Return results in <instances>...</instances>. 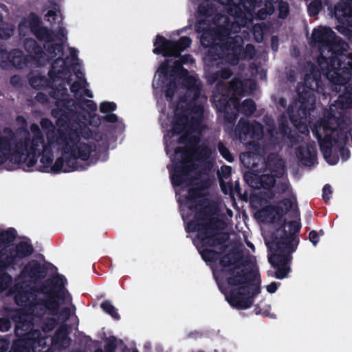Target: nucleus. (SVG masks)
<instances>
[{
  "label": "nucleus",
  "instance_id": "4d7b16f0",
  "mask_svg": "<svg viewBox=\"0 0 352 352\" xmlns=\"http://www.w3.org/2000/svg\"><path fill=\"white\" fill-rule=\"evenodd\" d=\"M11 327V322L9 319L5 318H0V331L6 332Z\"/></svg>",
  "mask_w": 352,
  "mask_h": 352
},
{
  "label": "nucleus",
  "instance_id": "4be33fe9",
  "mask_svg": "<svg viewBox=\"0 0 352 352\" xmlns=\"http://www.w3.org/2000/svg\"><path fill=\"white\" fill-rule=\"evenodd\" d=\"M298 162L304 166H314L317 160L316 146L314 142L299 145L295 150Z\"/></svg>",
  "mask_w": 352,
  "mask_h": 352
},
{
  "label": "nucleus",
  "instance_id": "20e7f679",
  "mask_svg": "<svg viewBox=\"0 0 352 352\" xmlns=\"http://www.w3.org/2000/svg\"><path fill=\"white\" fill-rule=\"evenodd\" d=\"M350 111H323L324 115L336 118L335 127L322 120L316 121L311 131L317 139L320 149L326 162L330 165H336L339 162L338 152L333 153V146H336L343 161H346L351 155L350 150L346 146L351 134V118L348 115Z\"/></svg>",
  "mask_w": 352,
  "mask_h": 352
},
{
  "label": "nucleus",
  "instance_id": "338daca9",
  "mask_svg": "<svg viewBox=\"0 0 352 352\" xmlns=\"http://www.w3.org/2000/svg\"><path fill=\"white\" fill-rule=\"evenodd\" d=\"M10 346V341L6 338H0V352H6Z\"/></svg>",
  "mask_w": 352,
  "mask_h": 352
},
{
  "label": "nucleus",
  "instance_id": "ddd939ff",
  "mask_svg": "<svg viewBox=\"0 0 352 352\" xmlns=\"http://www.w3.org/2000/svg\"><path fill=\"white\" fill-rule=\"evenodd\" d=\"M214 278L220 291L225 295L228 302L236 309L243 310L250 308L253 304L254 297L261 292L260 279L256 283H254L255 280H251L247 283L239 285V287L232 288L227 293L224 288V285L227 283L222 282L215 273H214Z\"/></svg>",
  "mask_w": 352,
  "mask_h": 352
},
{
  "label": "nucleus",
  "instance_id": "aec40b11",
  "mask_svg": "<svg viewBox=\"0 0 352 352\" xmlns=\"http://www.w3.org/2000/svg\"><path fill=\"white\" fill-rule=\"evenodd\" d=\"M41 298H38L36 296V293L28 290H22L17 292L14 296L15 302L21 307H25V309L31 315L35 316V317L42 318L46 314H41L38 308V303L40 302Z\"/></svg>",
  "mask_w": 352,
  "mask_h": 352
},
{
  "label": "nucleus",
  "instance_id": "f257e3e1",
  "mask_svg": "<svg viewBox=\"0 0 352 352\" xmlns=\"http://www.w3.org/2000/svg\"><path fill=\"white\" fill-rule=\"evenodd\" d=\"M230 18L225 15H217L210 28L204 31L201 43L205 47H209L206 61L210 62L217 59H225L230 65H236L242 51V40L240 36H230L232 32L236 33L241 27L248 25L251 20L252 14H242L240 0H216Z\"/></svg>",
  "mask_w": 352,
  "mask_h": 352
},
{
  "label": "nucleus",
  "instance_id": "6e6552de",
  "mask_svg": "<svg viewBox=\"0 0 352 352\" xmlns=\"http://www.w3.org/2000/svg\"><path fill=\"white\" fill-rule=\"evenodd\" d=\"M175 155H179V159H175L173 167L169 169L170 178L173 187L189 186L192 184V173L198 168L195 162H206L212 155L211 148L202 143L192 151L185 146H178L175 149Z\"/></svg>",
  "mask_w": 352,
  "mask_h": 352
},
{
  "label": "nucleus",
  "instance_id": "ea45409f",
  "mask_svg": "<svg viewBox=\"0 0 352 352\" xmlns=\"http://www.w3.org/2000/svg\"><path fill=\"white\" fill-rule=\"evenodd\" d=\"M0 274V294L5 292L12 284V277L5 271Z\"/></svg>",
  "mask_w": 352,
  "mask_h": 352
},
{
  "label": "nucleus",
  "instance_id": "3c124183",
  "mask_svg": "<svg viewBox=\"0 0 352 352\" xmlns=\"http://www.w3.org/2000/svg\"><path fill=\"white\" fill-rule=\"evenodd\" d=\"M289 184L288 182H279L276 183L274 186V192L278 194H283L285 193L289 188Z\"/></svg>",
  "mask_w": 352,
  "mask_h": 352
},
{
  "label": "nucleus",
  "instance_id": "f03ea898",
  "mask_svg": "<svg viewBox=\"0 0 352 352\" xmlns=\"http://www.w3.org/2000/svg\"><path fill=\"white\" fill-rule=\"evenodd\" d=\"M311 45L320 50L318 64L324 74L335 85L332 89L340 91L337 86L344 85L352 77V52L348 56L340 53V50H346V44L336 37L331 28L324 26L313 30Z\"/></svg>",
  "mask_w": 352,
  "mask_h": 352
},
{
  "label": "nucleus",
  "instance_id": "de8ad7c7",
  "mask_svg": "<svg viewBox=\"0 0 352 352\" xmlns=\"http://www.w3.org/2000/svg\"><path fill=\"white\" fill-rule=\"evenodd\" d=\"M201 192L199 188H190L188 190L186 199L189 201L194 202L197 199L201 197Z\"/></svg>",
  "mask_w": 352,
  "mask_h": 352
},
{
  "label": "nucleus",
  "instance_id": "72a5a7b5",
  "mask_svg": "<svg viewBox=\"0 0 352 352\" xmlns=\"http://www.w3.org/2000/svg\"><path fill=\"white\" fill-rule=\"evenodd\" d=\"M76 77L78 80L73 82L71 85V91L74 94L75 97L78 100V94H81V91L82 92H88L87 90L84 89L85 87L86 81L82 76V74L79 72L76 74Z\"/></svg>",
  "mask_w": 352,
  "mask_h": 352
},
{
  "label": "nucleus",
  "instance_id": "bb28decb",
  "mask_svg": "<svg viewBox=\"0 0 352 352\" xmlns=\"http://www.w3.org/2000/svg\"><path fill=\"white\" fill-rule=\"evenodd\" d=\"M33 316L29 312L28 314H22L19 316V320L15 325V336L36 330L34 329Z\"/></svg>",
  "mask_w": 352,
  "mask_h": 352
},
{
  "label": "nucleus",
  "instance_id": "58836bf2",
  "mask_svg": "<svg viewBox=\"0 0 352 352\" xmlns=\"http://www.w3.org/2000/svg\"><path fill=\"white\" fill-rule=\"evenodd\" d=\"M286 112L289 114L292 122L294 124V126H296V128L298 129V130L301 133H304L305 131H307V132L309 131L307 125L301 124H300V122H301L300 120L299 122H298L297 120H294L293 118V117L294 116V113H300V112H301L302 114L306 117L307 115L311 116V113L312 111H286Z\"/></svg>",
  "mask_w": 352,
  "mask_h": 352
},
{
  "label": "nucleus",
  "instance_id": "2f4dec72",
  "mask_svg": "<svg viewBox=\"0 0 352 352\" xmlns=\"http://www.w3.org/2000/svg\"><path fill=\"white\" fill-rule=\"evenodd\" d=\"M346 110L352 109V96L349 94L340 96L337 100L331 104L330 110Z\"/></svg>",
  "mask_w": 352,
  "mask_h": 352
},
{
  "label": "nucleus",
  "instance_id": "5fc2aeb1",
  "mask_svg": "<svg viewBox=\"0 0 352 352\" xmlns=\"http://www.w3.org/2000/svg\"><path fill=\"white\" fill-rule=\"evenodd\" d=\"M279 9V16L280 18H285L287 16L289 12V7L287 3L284 1H280L278 3Z\"/></svg>",
  "mask_w": 352,
  "mask_h": 352
},
{
  "label": "nucleus",
  "instance_id": "4c0bfd02",
  "mask_svg": "<svg viewBox=\"0 0 352 352\" xmlns=\"http://www.w3.org/2000/svg\"><path fill=\"white\" fill-rule=\"evenodd\" d=\"M232 75L231 72L228 69H223L221 71H217L214 73L209 74L207 76L209 83L212 84L216 80L222 79H227Z\"/></svg>",
  "mask_w": 352,
  "mask_h": 352
},
{
  "label": "nucleus",
  "instance_id": "49530a36",
  "mask_svg": "<svg viewBox=\"0 0 352 352\" xmlns=\"http://www.w3.org/2000/svg\"><path fill=\"white\" fill-rule=\"evenodd\" d=\"M13 31L14 27L12 25L3 24L2 26H0V38L4 39L10 38Z\"/></svg>",
  "mask_w": 352,
  "mask_h": 352
},
{
  "label": "nucleus",
  "instance_id": "39448f33",
  "mask_svg": "<svg viewBox=\"0 0 352 352\" xmlns=\"http://www.w3.org/2000/svg\"><path fill=\"white\" fill-rule=\"evenodd\" d=\"M93 135V131L85 124L77 123L75 129L69 126L65 129L61 126L58 133L51 131L48 138L58 141V148L64 151L67 156V170L77 169L78 171L85 170L91 165L89 163H80L78 160L86 162L91 154L96 150V144L88 140Z\"/></svg>",
  "mask_w": 352,
  "mask_h": 352
},
{
  "label": "nucleus",
  "instance_id": "1a4fd4ad",
  "mask_svg": "<svg viewBox=\"0 0 352 352\" xmlns=\"http://www.w3.org/2000/svg\"><path fill=\"white\" fill-rule=\"evenodd\" d=\"M66 31L64 28H60L59 30V36L57 38V41L55 43L56 47H54L53 50H55V52L57 55L53 58H56V60L52 63V70L49 72V75L52 83V91L50 92V95L54 99H58V104L62 102V98L66 96L67 89L65 87V83H69V78L71 76L70 71L68 69V64L72 65L70 61L75 60L76 58V51L72 48H67L71 56L70 57L67 56L65 58H63V47L60 43H63V38H65Z\"/></svg>",
  "mask_w": 352,
  "mask_h": 352
},
{
  "label": "nucleus",
  "instance_id": "680f3d73",
  "mask_svg": "<svg viewBox=\"0 0 352 352\" xmlns=\"http://www.w3.org/2000/svg\"><path fill=\"white\" fill-rule=\"evenodd\" d=\"M101 113H111L109 114H107L104 119L106 122L109 123H115L118 120V116L116 114L112 113L113 111H100Z\"/></svg>",
  "mask_w": 352,
  "mask_h": 352
},
{
  "label": "nucleus",
  "instance_id": "473e14b6",
  "mask_svg": "<svg viewBox=\"0 0 352 352\" xmlns=\"http://www.w3.org/2000/svg\"><path fill=\"white\" fill-rule=\"evenodd\" d=\"M29 59L25 57L20 50H14L10 52V62L18 68H22L28 65Z\"/></svg>",
  "mask_w": 352,
  "mask_h": 352
},
{
  "label": "nucleus",
  "instance_id": "dca6fc26",
  "mask_svg": "<svg viewBox=\"0 0 352 352\" xmlns=\"http://www.w3.org/2000/svg\"><path fill=\"white\" fill-rule=\"evenodd\" d=\"M33 245L27 241H19L14 247L3 248L0 250V272L10 267L15 269L21 264V261L32 255Z\"/></svg>",
  "mask_w": 352,
  "mask_h": 352
},
{
  "label": "nucleus",
  "instance_id": "9b49d317",
  "mask_svg": "<svg viewBox=\"0 0 352 352\" xmlns=\"http://www.w3.org/2000/svg\"><path fill=\"white\" fill-rule=\"evenodd\" d=\"M241 260L242 256L239 253H228L221 257L219 256L220 276L216 274L217 276L231 287L256 280L257 276H259L258 271L246 267L242 268L241 265L245 266V264H239ZM214 273L217 274L213 271Z\"/></svg>",
  "mask_w": 352,
  "mask_h": 352
},
{
  "label": "nucleus",
  "instance_id": "393cba45",
  "mask_svg": "<svg viewBox=\"0 0 352 352\" xmlns=\"http://www.w3.org/2000/svg\"><path fill=\"white\" fill-rule=\"evenodd\" d=\"M175 114V119L172 123L173 133L179 135L182 132L186 133L188 116L184 113L189 114H200L204 115L206 111H173Z\"/></svg>",
  "mask_w": 352,
  "mask_h": 352
},
{
  "label": "nucleus",
  "instance_id": "c03bdc74",
  "mask_svg": "<svg viewBox=\"0 0 352 352\" xmlns=\"http://www.w3.org/2000/svg\"><path fill=\"white\" fill-rule=\"evenodd\" d=\"M265 212L268 214L274 212L279 219H282L287 213L283 206L278 205L270 206L265 209Z\"/></svg>",
  "mask_w": 352,
  "mask_h": 352
},
{
  "label": "nucleus",
  "instance_id": "2eb2a0df",
  "mask_svg": "<svg viewBox=\"0 0 352 352\" xmlns=\"http://www.w3.org/2000/svg\"><path fill=\"white\" fill-rule=\"evenodd\" d=\"M277 156L275 154H269L267 157L266 165L270 170L275 172L276 174H262L258 175L253 172H245L243 175V179L245 183L251 188L254 189L271 190L276 184V177L283 175L284 168L280 160H276Z\"/></svg>",
  "mask_w": 352,
  "mask_h": 352
},
{
  "label": "nucleus",
  "instance_id": "7ed1b4c3",
  "mask_svg": "<svg viewBox=\"0 0 352 352\" xmlns=\"http://www.w3.org/2000/svg\"><path fill=\"white\" fill-rule=\"evenodd\" d=\"M190 55H185L178 60H168L162 63L157 71L153 86L160 88L166 82L165 96L170 107L183 110L188 107L199 94L200 82L193 76H188L187 70L182 65L192 63Z\"/></svg>",
  "mask_w": 352,
  "mask_h": 352
},
{
  "label": "nucleus",
  "instance_id": "c85d7f7f",
  "mask_svg": "<svg viewBox=\"0 0 352 352\" xmlns=\"http://www.w3.org/2000/svg\"><path fill=\"white\" fill-rule=\"evenodd\" d=\"M59 97L62 98V102L59 103V105L58 104V99H56V105L59 108H67L69 109L73 107L77 108V106L75 105L76 104V103H75L74 101L68 99V95L67 93L66 96H65L64 98L61 97L60 95H59ZM85 105L86 106V107H84V104H82V102H79L78 107L80 108L82 110H86V108H87L88 110H95L96 109V105L92 100L85 101Z\"/></svg>",
  "mask_w": 352,
  "mask_h": 352
},
{
  "label": "nucleus",
  "instance_id": "cd10ccee",
  "mask_svg": "<svg viewBox=\"0 0 352 352\" xmlns=\"http://www.w3.org/2000/svg\"><path fill=\"white\" fill-rule=\"evenodd\" d=\"M52 344L58 349L68 347L71 344V338L68 336L67 329L65 327L58 328L51 338Z\"/></svg>",
  "mask_w": 352,
  "mask_h": 352
},
{
  "label": "nucleus",
  "instance_id": "6e6d98bb",
  "mask_svg": "<svg viewBox=\"0 0 352 352\" xmlns=\"http://www.w3.org/2000/svg\"><path fill=\"white\" fill-rule=\"evenodd\" d=\"M10 53H8L4 50H0V65L4 67L7 65L8 61H10Z\"/></svg>",
  "mask_w": 352,
  "mask_h": 352
},
{
  "label": "nucleus",
  "instance_id": "423d86ee",
  "mask_svg": "<svg viewBox=\"0 0 352 352\" xmlns=\"http://www.w3.org/2000/svg\"><path fill=\"white\" fill-rule=\"evenodd\" d=\"M200 205L196 203L188 206L190 210L195 211V214L193 219L187 223L186 231L188 233L197 232L193 243L202 259L206 263H215L219 260L221 253L208 248L223 245L229 239V234L218 231L215 226V219L207 208L198 210Z\"/></svg>",
  "mask_w": 352,
  "mask_h": 352
},
{
  "label": "nucleus",
  "instance_id": "f704fd0d",
  "mask_svg": "<svg viewBox=\"0 0 352 352\" xmlns=\"http://www.w3.org/2000/svg\"><path fill=\"white\" fill-rule=\"evenodd\" d=\"M16 235V230L13 228L3 230L0 232V243L10 244L15 241Z\"/></svg>",
  "mask_w": 352,
  "mask_h": 352
},
{
  "label": "nucleus",
  "instance_id": "8fccbe9b",
  "mask_svg": "<svg viewBox=\"0 0 352 352\" xmlns=\"http://www.w3.org/2000/svg\"><path fill=\"white\" fill-rule=\"evenodd\" d=\"M322 3L320 0H315L308 6V12L311 16L316 15L321 9Z\"/></svg>",
  "mask_w": 352,
  "mask_h": 352
},
{
  "label": "nucleus",
  "instance_id": "7c9ffc66",
  "mask_svg": "<svg viewBox=\"0 0 352 352\" xmlns=\"http://www.w3.org/2000/svg\"><path fill=\"white\" fill-rule=\"evenodd\" d=\"M191 133H184L178 140L179 143L186 144V148L190 151V152L194 148H197V146L200 145L199 143L201 141L199 135H192Z\"/></svg>",
  "mask_w": 352,
  "mask_h": 352
},
{
  "label": "nucleus",
  "instance_id": "052dcab7",
  "mask_svg": "<svg viewBox=\"0 0 352 352\" xmlns=\"http://www.w3.org/2000/svg\"><path fill=\"white\" fill-rule=\"evenodd\" d=\"M332 193L331 187L329 184H325L322 188V197L325 202H327L330 199L329 196Z\"/></svg>",
  "mask_w": 352,
  "mask_h": 352
},
{
  "label": "nucleus",
  "instance_id": "f8f14e48",
  "mask_svg": "<svg viewBox=\"0 0 352 352\" xmlns=\"http://www.w3.org/2000/svg\"><path fill=\"white\" fill-rule=\"evenodd\" d=\"M254 85L250 80L244 81L235 78L231 82L229 87L223 82H219L213 92V102L215 104L217 110H232L239 109V102L237 96L247 92V87L250 89Z\"/></svg>",
  "mask_w": 352,
  "mask_h": 352
},
{
  "label": "nucleus",
  "instance_id": "774afa93",
  "mask_svg": "<svg viewBox=\"0 0 352 352\" xmlns=\"http://www.w3.org/2000/svg\"><path fill=\"white\" fill-rule=\"evenodd\" d=\"M280 285V283L272 282L266 287L267 292L274 294L278 289V286Z\"/></svg>",
  "mask_w": 352,
  "mask_h": 352
},
{
  "label": "nucleus",
  "instance_id": "bf43d9fd",
  "mask_svg": "<svg viewBox=\"0 0 352 352\" xmlns=\"http://www.w3.org/2000/svg\"><path fill=\"white\" fill-rule=\"evenodd\" d=\"M278 206H283L286 212H288L293 207V202L289 198H285L280 201Z\"/></svg>",
  "mask_w": 352,
  "mask_h": 352
},
{
  "label": "nucleus",
  "instance_id": "13d9d810",
  "mask_svg": "<svg viewBox=\"0 0 352 352\" xmlns=\"http://www.w3.org/2000/svg\"><path fill=\"white\" fill-rule=\"evenodd\" d=\"M209 6L208 3H204L202 5H201L199 8V12L201 15L208 16H209L213 13V9L212 8H206V7H208Z\"/></svg>",
  "mask_w": 352,
  "mask_h": 352
},
{
  "label": "nucleus",
  "instance_id": "e2e57ef3",
  "mask_svg": "<svg viewBox=\"0 0 352 352\" xmlns=\"http://www.w3.org/2000/svg\"><path fill=\"white\" fill-rule=\"evenodd\" d=\"M243 110H255L256 105L253 100H245L242 104Z\"/></svg>",
  "mask_w": 352,
  "mask_h": 352
},
{
  "label": "nucleus",
  "instance_id": "e433bc0d",
  "mask_svg": "<svg viewBox=\"0 0 352 352\" xmlns=\"http://www.w3.org/2000/svg\"><path fill=\"white\" fill-rule=\"evenodd\" d=\"M100 308L104 312L111 316L115 320H120V316L117 311V309L112 305L111 302L109 300L102 301L100 304Z\"/></svg>",
  "mask_w": 352,
  "mask_h": 352
},
{
  "label": "nucleus",
  "instance_id": "c9c22d12",
  "mask_svg": "<svg viewBox=\"0 0 352 352\" xmlns=\"http://www.w3.org/2000/svg\"><path fill=\"white\" fill-rule=\"evenodd\" d=\"M30 85L36 89L44 87L48 85L47 80L37 73H31L29 76Z\"/></svg>",
  "mask_w": 352,
  "mask_h": 352
},
{
  "label": "nucleus",
  "instance_id": "a18cd8bd",
  "mask_svg": "<svg viewBox=\"0 0 352 352\" xmlns=\"http://www.w3.org/2000/svg\"><path fill=\"white\" fill-rule=\"evenodd\" d=\"M253 124H250L248 121L241 118L236 126L237 131L240 133L244 134L245 136L250 133V129L252 128Z\"/></svg>",
  "mask_w": 352,
  "mask_h": 352
},
{
  "label": "nucleus",
  "instance_id": "a211bd4d",
  "mask_svg": "<svg viewBox=\"0 0 352 352\" xmlns=\"http://www.w3.org/2000/svg\"><path fill=\"white\" fill-rule=\"evenodd\" d=\"M191 43L188 37L183 36L177 42L166 40L164 37L157 36L154 43L153 53H162L164 56L177 57L181 52L190 46Z\"/></svg>",
  "mask_w": 352,
  "mask_h": 352
},
{
  "label": "nucleus",
  "instance_id": "864d4df0",
  "mask_svg": "<svg viewBox=\"0 0 352 352\" xmlns=\"http://www.w3.org/2000/svg\"><path fill=\"white\" fill-rule=\"evenodd\" d=\"M59 10L58 7L57 5H54L53 8L47 11V12L45 14V18L46 19L50 22L51 23H53L55 22V17L56 16L57 12Z\"/></svg>",
  "mask_w": 352,
  "mask_h": 352
},
{
  "label": "nucleus",
  "instance_id": "4468645a",
  "mask_svg": "<svg viewBox=\"0 0 352 352\" xmlns=\"http://www.w3.org/2000/svg\"><path fill=\"white\" fill-rule=\"evenodd\" d=\"M310 74H307L303 84L297 87V96L289 104L288 110H313L316 102L315 91L318 87V72L309 63Z\"/></svg>",
  "mask_w": 352,
  "mask_h": 352
},
{
  "label": "nucleus",
  "instance_id": "412c9836",
  "mask_svg": "<svg viewBox=\"0 0 352 352\" xmlns=\"http://www.w3.org/2000/svg\"><path fill=\"white\" fill-rule=\"evenodd\" d=\"M278 0H270L265 5V8H262L255 13L254 10L256 8L259 7L261 4V0H240L239 5L242 10V14H248L250 12L252 14L251 20L248 23H250L254 15L260 19H265L266 16L271 14L274 12V3L278 2Z\"/></svg>",
  "mask_w": 352,
  "mask_h": 352
},
{
  "label": "nucleus",
  "instance_id": "a878e982",
  "mask_svg": "<svg viewBox=\"0 0 352 352\" xmlns=\"http://www.w3.org/2000/svg\"><path fill=\"white\" fill-rule=\"evenodd\" d=\"M334 14L338 21L343 25L352 27V7L346 2L336 5Z\"/></svg>",
  "mask_w": 352,
  "mask_h": 352
},
{
  "label": "nucleus",
  "instance_id": "5701e85b",
  "mask_svg": "<svg viewBox=\"0 0 352 352\" xmlns=\"http://www.w3.org/2000/svg\"><path fill=\"white\" fill-rule=\"evenodd\" d=\"M39 19L38 18L32 14L28 17L27 21L21 23L19 26V32L22 33L24 31V29H28L30 27V30L33 32V34L41 40H49L50 41L52 36H56L54 34L50 32L47 29L45 28L39 27Z\"/></svg>",
  "mask_w": 352,
  "mask_h": 352
},
{
  "label": "nucleus",
  "instance_id": "603ef678",
  "mask_svg": "<svg viewBox=\"0 0 352 352\" xmlns=\"http://www.w3.org/2000/svg\"><path fill=\"white\" fill-rule=\"evenodd\" d=\"M40 124L43 129L47 130L46 134L50 131H54L56 133H58V130L55 131V127L52 122L48 118H42L40 122Z\"/></svg>",
  "mask_w": 352,
  "mask_h": 352
},
{
  "label": "nucleus",
  "instance_id": "c756f323",
  "mask_svg": "<svg viewBox=\"0 0 352 352\" xmlns=\"http://www.w3.org/2000/svg\"><path fill=\"white\" fill-rule=\"evenodd\" d=\"M51 114L54 117L58 116H65V114H82L83 116H88L90 118L89 123L90 125L94 126H98L100 124V120L99 117L95 113L96 111H50Z\"/></svg>",
  "mask_w": 352,
  "mask_h": 352
},
{
  "label": "nucleus",
  "instance_id": "37998d69",
  "mask_svg": "<svg viewBox=\"0 0 352 352\" xmlns=\"http://www.w3.org/2000/svg\"><path fill=\"white\" fill-rule=\"evenodd\" d=\"M217 148L220 155L223 159H225L228 162H232L234 161V157L232 156L230 150L225 146L223 142H220L218 144Z\"/></svg>",
  "mask_w": 352,
  "mask_h": 352
},
{
  "label": "nucleus",
  "instance_id": "0e129e2a",
  "mask_svg": "<svg viewBox=\"0 0 352 352\" xmlns=\"http://www.w3.org/2000/svg\"><path fill=\"white\" fill-rule=\"evenodd\" d=\"M117 105L114 102H104L100 104V110H115Z\"/></svg>",
  "mask_w": 352,
  "mask_h": 352
},
{
  "label": "nucleus",
  "instance_id": "69168bd1",
  "mask_svg": "<svg viewBox=\"0 0 352 352\" xmlns=\"http://www.w3.org/2000/svg\"><path fill=\"white\" fill-rule=\"evenodd\" d=\"M309 239L313 245L316 246L319 241V234L316 230H311L309 233Z\"/></svg>",
  "mask_w": 352,
  "mask_h": 352
},
{
  "label": "nucleus",
  "instance_id": "0eeeda50",
  "mask_svg": "<svg viewBox=\"0 0 352 352\" xmlns=\"http://www.w3.org/2000/svg\"><path fill=\"white\" fill-rule=\"evenodd\" d=\"M301 229L299 220L287 222L285 219L280 228L271 234L270 240L266 242L267 248L272 252L268 261L276 271L274 276L277 279L286 278L291 270L289 264L299 243L297 234Z\"/></svg>",
  "mask_w": 352,
  "mask_h": 352
},
{
  "label": "nucleus",
  "instance_id": "b1692460",
  "mask_svg": "<svg viewBox=\"0 0 352 352\" xmlns=\"http://www.w3.org/2000/svg\"><path fill=\"white\" fill-rule=\"evenodd\" d=\"M47 267L44 265L41 264L37 260H32L24 266L21 275L36 283L43 280L47 276Z\"/></svg>",
  "mask_w": 352,
  "mask_h": 352
},
{
  "label": "nucleus",
  "instance_id": "9d476101",
  "mask_svg": "<svg viewBox=\"0 0 352 352\" xmlns=\"http://www.w3.org/2000/svg\"><path fill=\"white\" fill-rule=\"evenodd\" d=\"M67 283V279L63 275L57 274L32 287L33 292L45 296L38 300L40 302L37 305L41 314H47L49 311L50 314L55 315L58 313L60 302L64 300L67 292L65 288Z\"/></svg>",
  "mask_w": 352,
  "mask_h": 352
},
{
  "label": "nucleus",
  "instance_id": "6ab92c4d",
  "mask_svg": "<svg viewBox=\"0 0 352 352\" xmlns=\"http://www.w3.org/2000/svg\"><path fill=\"white\" fill-rule=\"evenodd\" d=\"M59 35L58 32L56 36H52L50 41L45 40L46 41V43L44 45L45 51H41V47L36 44L34 40L27 38L25 42V47L29 53L28 56H30L31 59H34L40 62L41 64L43 63V60L53 58L54 56L57 55V53L55 52V50L53 49Z\"/></svg>",
  "mask_w": 352,
  "mask_h": 352
},
{
  "label": "nucleus",
  "instance_id": "f3484780",
  "mask_svg": "<svg viewBox=\"0 0 352 352\" xmlns=\"http://www.w3.org/2000/svg\"><path fill=\"white\" fill-rule=\"evenodd\" d=\"M8 352H36L38 346L45 345V336L40 330L31 331L16 336Z\"/></svg>",
  "mask_w": 352,
  "mask_h": 352
},
{
  "label": "nucleus",
  "instance_id": "09e8293b",
  "mask_svg": "<svg viewBox=\"0 0 352 352\" xmlns=\"http://www.w3.org/2000/svg\"><path fill=\"white\" fill-rule=\"evenodd\" d=\"M117 348V338L115 336H110L104 345L106 352H115Z\"/></svg>",
  "mask_w": 352,
  "mask_h": 352
},
{
  "label": "nucleus",
  "instance_id": "79ce46f5",
  "mask_svg": "<svg viewBox=\"0 0 352 352\" xmlns=\"http://www.w3.org/2000/svg\"><path fill=\"white\" fill-rule=\"evenodd\" d=\"M263 135V126L259 123L253 124L247 136L253 140H260Z\"/></svg>",
  "mask_w": 352,
  "mask_h": 352
},
{
  "label": "nucleus",
  "instance_id": "a19ab883",
  "mask_svg": "<svg viewBox=\"0 0 352 352\" xmlns=\"http://www.w3.org/2000/svg\"><path fill=\"white\" fill-rule=\"evenodd\" d=\"M201 124L198 118L192 117L190 120L188 119L186 133L201 132Z\"/></svg>",
  "mask_w": 352,
  "mask_h": 352
}]
</instances>
